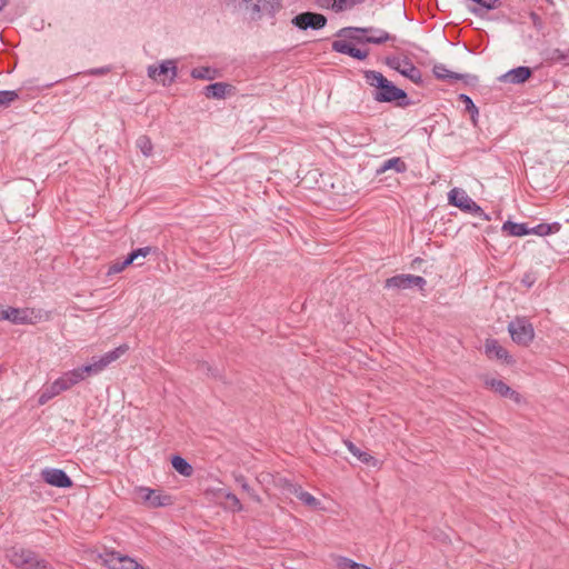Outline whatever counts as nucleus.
Wrapping results in <instances>:
<instances>
[{
    "label": "nucleus",
    "instance_id": "nucleus-43",
    "mask_svg": "<svg viewBox=\"0 0 569 569\" xmlns=\"http://www.w3.org/2000/svg\"><path fill=\"white\" fill-rule=\"evenodd\" d=\"M471 1L475 2L476 4H478L479 7H471V8H469V11L471 13H473L475 16L482 18L486 1L485 0H471Z\"/></svg>",
    "mask_w": 569,
    "mask_h": 569
},
{
    "label": "nucleus",
    "instance_id": "nucleus-27",
    "mask_svg": "<svg viewBox=\"0 0 569 569\" xmlns=\"http://www.w3.org/2000/svg\"><path fill=\"white\" fill-rule=\"evenodd\" d=\"M485 386L505 398L508 397V393L510 391V387L507 383H505L502 380H498L495 378H486Z\"/></svg>",
    "mask_w": 569,
    "mask_h": 569
},
{
    "label": "nucleus",
    "instance_id": "nucleus-6",
    "mask_svg": "<svg viewBox=\"0 0 569 569\" xmlns=\"http://www.w3.org/2000/svg\"><path fill=\"white\" fill-rule=\"evenodd\" d=\"M134 492L141 502L149 508L168 507L173 503V499L170 495L162 493V491L158 489L137 487Z\"/></svg>",
    "mask_w": 569,
    "mask_h": 569
},
{
    "label": "nucleus",
    "instance_id": "nucleus-47",
    "mask_svg": "<svg viewBox=\"0 0 569 569\" xmlns=\"http://www.w3.org/2000/svg\"><path fill=\"white\" fill-rule=\"evenodd\" d=\"M485 1H486L485 11L495 10L497 8H500L502 4L501 0H485Z\"/></svg>",
    "mask_w": 569,
    "mask_h": 569
},
{
    "label": "nucleus",
    "instance_id": "nucleus-8",
    "mask_svg": "<svg viewBox=\"0 0 569 569\" xmlns=\"http://www.w3.org/2000/svg\"><path fill=\"white\" fill-rule=\"evenodd\" d=\"M328 19L325 14L313 12V11H303L296 14L291 19V24L299 30H320L327 26Z\"/></svg>",
    "mask_w": 569,
    "mask_h": 569
},
{
    "label": "nucleus",
    "instance_id": "nucleus-28",
    "mask_svg": "<svg viewBox=\"0 0 569 569\" xmlns=\"http://www.w3.org/2000/svg\"><path fill=\"white\" fill-rule=\"evenodd\" d=\"M102 370L103 369L99 360H94L92 363L84 365L74 369L76 373L80 376V381H82L87 376L98 375Z\"/></svg>",
    "mask_w": 569,
    "mask_h": 569
},
{
    "label": "nucleus",
    "instance_id": "nucleus-2",
    "mask_svg": "<svg viewBox=\"0 0 569 569\" xmlns=\"http://www.w3.org/2000/svg\"><path fill=\"white\" fill-rule=\"evenodd\" d=\"M363 78L367 83L375 88L372 98L380 103H395L397 107L406 108L412 104L408 93L388 80L381 72L365 70Z\"/></svg>",
    "mask_w": 569,
    "mask_h": 569
},
{
    "label": "nucleus",
    "instance_id": "nucleus-42",
    "mask_svg": "<svg viewBox=\"0 0 569 569\" xmlns=\"http://www.w3.org/2000/svg\"><path fill=\"white\" fill-rule=\"evenodd\" d=\"M298 498L306 505V506H309V507H317L319 505V500L317 498H315L311 493L307 492V491H301L299 495H298Z\"/></svg>",
    "mask_w": 569,
    "mask_h": 569
},
{
    "label": "nucleus",
    "instance_id": "nucleus-11",
    "mask_svg": "<svg viewBox=\"0 0 569 569\" xmlns=\"http://www.w3.org/2000/svg\"><path fill=\"white\" fill-rule=\"evenodd\" d=\"M104 565L110 569H137L138 562L127 556L114 550H106L101 556Z\"/></svg>",
    "mask_w": 569,
    "mask_h": 569
},
{
    "label": "nucleus",
    "instance_id": "nucleus-30",
    "mask_svg": "<svg viewBox=\"0 0 569 569\" xmlns=\"http://www.w3.org/2000/svg\"><path fill=\"white\" fill-rule=\"evenodd\" d=\"M262 14H268L270 18H274L276 13L282 9L280 0H261Z\"/></svg>",
    "mask_w": 569,
    "mask_h": 569
},
{
    "label": "nucleus",
    "instance_id": "nucleus-13",
    "mask_svg": "<svg viewBox=\"0 0 569 569\" xmlns=\"http://www.w3.org/2000/svg\"><path fill=\"white\" fill-rule=\"evenodd\" d=\"M237 88L228 82H213L206 86L202 90V93L208 99H217L221 100L228 96L236 94Z\"/></svg>",
    "mask_w": 569,
    "mask_h": 569
},
{
    "label": "nucleus",
    "instance_id": "nucleus-36",
    "mask_svg": "<svg viewBox=\"0 0 569 569\" xmlns=\"http://www.w3.org/2000/svg\"><path fill=\"white\" fill-rule=\"evenodd\" d=\"M337 565H338L339 569H371L370 567H368L366 565L358 563V562L353 561L352 559H349L346 557H341L338 560Z\"/></svg>",
    "mask_w": 569,
    "mask_h": 569
},
{
    "label": "nucleus",
    "instance_id": "nucleus-10",
    "mask_svg": "<svg viewBox=\"0 0 569 569\" xmlns=\"http://www.w3.org/2000/svg\"><path fill=\"white\" fill-rule=\"evenodd\" d=\"M40 476L46 483L56 488L69 489L73 486L72 479L62 469L44 468Z\"/></svg>",
    "mask_w": 569,
    "mask_h": 569
},
{
    "label": "nucleus",
    "instance_id": "nucleus-45",
    "mask_svg": "<svg viewBox=\"0 0 569 569\" xmlns=\"http://www.w3.org/2000/svg\"><path fill=\"white\" fill-rule=\"evenodd\" d=\"M127 267L122 261H114L108 269V276L119 273L123 271Z\"/></svg>",
    "mask_w": 569,
    "mask_h": 569
},
{
    "label": "nucleus",
    "instance_id": "nucleus-57",
    "mask_svg": "<svg viewBox=\"0 0 569 569\" xmlns=\"http://www.w3.org/2000/svg\"><path fill=\"white\" fill-rule=\"evenodd\" d=\"M137 569H146V568L138 563V568Z\"/></svg>",
    "mask_w": 569,
    "mask_h": 569
},
{
    "label": "nucleus",
    "instance_id": "nucleus-35",
    "mask_svg": "<svg viewBox=\"0 0 569 569\" xmlns=\"http://www.w3.org/2000/svg\"><path fill=\"white\" fill-rule=\"evenodd\" d=\"M357 4L358 3H353V0H332L330 10H332L336 13H339L348 9H351Z\"/></svg>",
    "mask_w": 569,
    "mask_h": 569
},
{
    "label": "nucleus",
    "instance_id": "nucleus-41",
    "mask_svg": "<svg viewBox=\"0 0 569 569\" xmlns=\"http://www.w3.org/2000/svg\"><path fill=\"white\" fill-rule=\"evenodd\" d=\"M253 0H223L224 4L228 8H231L233 11L242 10L243 8H249V3Z\"/></svg>",
    "mask_w": 569,
    "mask_h": 569
},
{
    "label": "nucleus",
    "instance_id": "nucleus-25",
    "mask_svg": "<svg viewBox=\"0 0 569 569\" xmlns=\"http://www.w3.org/2000/svg\"><path fill=\"white\" fill-rule=\"evenodd\" d=\"M8 316L9 317H7L6 320L14 325H23L30 322L27 309L8 307Z\"/></svg>",
    "mask_w": 569,
    "mask_h": 569
},
{
    "label": "nucleus",
    "instance_id": "nucleus-9",
    "mask_svg": "<svg viewBox=\"0 0 569 569\" xmlns=\"http://www.w3.org/2000/svg\"><path fill=\"white\" fill-rule=\"evenodd\" d=\"M432 72L438 80L451 83L456 80H461L466 84L473 86L478 82V77L470 73H458L447 69L443 63H437L432 68Z\"/></svg>",
    "mask_w": 569,
    "mask_h": 569
},
{
    "label": "nucleus",
    "instance_id": "nucleus-23",
    "mask_svg": "<svg viewBox=\"0 0 569 569\" xmlns=\"http://www.w3.org/2000/svg\"><path fill=\"white\" fill-rule=\"evenodd\" d=\"M128 345L123 343L100 357L98 360L102 369L107 368L110 363L119 359L122 355H124L128 351Z\"/></svg>",
    "mask_w": 569,
    "mask_h": 569
},
{
    "label": "nucleus",
    "instance_id": "nucleus-17",
    "mask_svg": "<svg viewBox=\"0 0 569 569\" xmlns=\"http://www.w3.org/2000/svg\"><path fill=\"white\" fill-rule=\"evenodd\" d=\"M402 63L400 74L412 81L415 84L421 86L423 80L420 69L417 68L407 56L402 58Z\"/></svg>",
    "mask_w": 569,
    "mask_h": 569
},
{
    "label": "nucleus",
    "instance_id": "nucleus-1",
    "mask_svg": "<svg viewBox=\"0 0 569 569\" xmlns=\"http://www.w3.org/2000/svg\"><path fill=\"white\" fill-rule=\"evenodd\" d=\"M335 36L341 39L332 42V51L349 56L359 61L368 58L369 49H360L356 44L371 43L380 46L396 40V36L375 27H345L339 29Z\"/></svg>",
    "mask_w": 569,
    "mask_h": 569
},
{
    "label": "nucleus",
    "instance_id": "nucleus-46",
    "mask_svg": "<svg viewBox=\"0 0 569 569\" xmlns=\"http://www.w3.org/2000/svg\"><path fill=\"white\" fill-rule=\"evenodd\" d=\"M110 71H111V67L106 66V67H101V68L90 69L88 71V73L91 76H104V74L109 73Z\"/></svg>",
    "mask_w": 569,
    "mask_h": 569
},
{
    "label": "nucleus",
    "instance_id": "nucleus-22",
    "mask_svg": "<svg viewBox=\"0 0 569 569\" xmlns=\"http://www.w3.org/2000/svg\"><path fill=\"white\" fill-rule=\"evenodd\" d=\"M79 375L76 373L74 369L64 372L60 378H58L56 381L58 389L60 391L69 390L71 387L80 382Z\"/></svg>",
    "mask_w": 569,
    "mask_h": 569
},
{
    "label": "nucleus",
    "instance_id": "nucleus-49",
    "mask_svg": "<svg viewBox=\"0 0 569 569\" xmlns=\"http://www.w3.org/2000/svg\"><path fill=\"white\" fill-rule=\"evenodd\" d=\"M507 398L512 399V400H513L515 402H517V403H520V402H521V399H522L521 395H520L519 392H517V391L512 390L511 388H510V391H509V393H508V397H507Z\"/></svg>",
    "mask_w": 569,
    "mask_h": 569
},
{
    "label": "nucleus",
    "instance_id": "nucleus-16",
    "mask_svg": "<svg viewBox=\"0 0 569 569\" xmlns=\"http://www.w3.org/2000/svg\"><path fill=\"white\" fill-rule=\"evenodd\" d=\"M485 347H486V353L488 355V357H495L499 360H503L506 363L513 362L512 357L508 353V351L502 346H500L498 340L487 339Z\"/></svg>",
    "mask_w": 569,
    "mask_h": 569
},
{
    "label": "nucleus",
    "instance_id": "nucleus-55",
    "mask_svg": "<svg viewBox=\"0 0 569 569\" xmlns=\"http://www.w3.org/2000/svg\"><path fill=\"white\" fill-rule=\"evenodd\" d=\"M8 0H0V12L7 7Z\"/></svg>",
    "mask_w": 569,
    "mask_h": 569
},
{
    "label": "nucleus",
    "instance_id": "nucleus-31",
    "mask_svg": "<svg viewBox=\"0 0 569 569\" xmlns=\"http://www.w3.org/2000/svg\"><path fill=\"white\" fill-rule=\"evenodd\" d=\"M60 393H61L60 389H58L56 381H53L51 385L47 386L42 390V392L39 396L38 402L40 405H44L49 400H51L52 398H54L56 396H58Z\"/></svg>",
    "mask_w": 569,
    "mask_h": 569
},
{
    "label": "nucleus",
    "instance_id": "nucleus-44",
    "mask_svg": "<svg viewBox=\"0 0 569 569\" xmlns=\"http://www.w3.org/2000/svg\"><path fill=\"white\" fill-rule=\"evenodd\" d=\"M529 18L532 22V26L538 30V31H541L543 28H545V22L543 20L541 19V17L536 13L535 11H531L530 14H529Z\"/></svg>",
    "mask_w": 569,
    "mask_h": 569
},
{
    "label": "nucleus",
    "instance_id": "nucleus-29",
    "mask_svg": "<svg viewBox=\"0 0 569 569\" xmlns=\"http://www.w3.org/2000/svg\"><path fill=\"white\" fill-rule=\"evenodd\" d=\"M458 100L465 104L466 111L470 114L473 126H477V117L479 114V109L473 103L472 99L468 94L460 93L458 96Z\"/></svg>",
    "mask_w": 569,
    "mask_h": 569
},
{
    "label": "nucleus",
    "instance_id": "nucleus-34",
    "mask_svg": "<svg viewBox=\"0 0 569 569\" xmlns=\"http://www.w3.org/2000/svg\"><path fill=\"white\" fill-rule=\"evenodd\" d=\"M249 8H244L249 11V18L251 21H259L262 17L261 0H253L250 2Z\"/></svg>",
    "mask_w": 569,
    "mask_h": 569
},
{
    "label": "nucleus",
    "instance_id": "nucleus-32",
    "mask_svg": "<svg viewBox=\"0 0 569 569\" xmlns=\"http://www.w3.org/2000/svg\"><path fill=\"white\" fill-rule=\"evenodd\" d=\"M236 482L241 487V489L256 502H261L260 497L256 493V491L249 486L244 476L239 475L234 477Z\"/></svg>",
    "mask_w": 569,
    "mask_h": 569
},
{
    "label": "nucleus",
    "instance_id": "nucleus-50",
    "mask_svg": "<svg viewBox=\"0 0 569 569\" xmlns=\"http://www.w3.org/2000/svg\"><path fill=\"white\" fill-rule=\"evenodd\" d=\"M126 267H129L130 264L136 262V259L133 258V254L131 252L128 253V256L122 260Z\"/></svg>",
    "mask_w": 569,
    "mask_h": 569
},
{
    "label": "nucleus",
    "instance_id": "nucleus-56",
    "mask_svg": "<svg viewBox=\"0 0 569 569\" xmlns=\"http://www.w3.org/2000/svg\"><path fill=\"white\" fill-rule=\"evenodd\" d=\"M366 0H353V3H358V4H361L363 3Z\"/></svg>",
    "mask_w": 569,
    "mask_h": 569
},
{
    "label": "nucleus",
    "instance_id": "nucleus-39",
    "mask_svg": "<svg viewBox=\"0 0 569 569\" xmlns=\"http://www.w3.org/2000/svg\"><path fill=\"white\" fill-rule=\"evenodd\" d=\"M130 252H131V254H133V258L137 261L139 258H146L150 253L157 254L159 252V248L152 247V246H147V247L133 249Z\"/></svg>",
    "mask_w": 569,
    "mask_h": 569
},
{
    "label": "nucleus",
    "instance_id": "nucleus-38",
    "mask_svg": "<svg viewBox=\"0 0 569 569\" xmlns=\"http://www.w3.org/2000/svg\"><path fill=\"white\" fill-rule=\"evenodd\" d=\"M224 500H226L227 506L229 507V509L232 512H239L242 510V505H241L239 498L234 493H232V492L226 493Z\"/></svg>",
    "mask_w": 569,
    "mask_h": 569
},
{
    "label": "nucleus",
    "instance_id": "nucleus-4",
    "mask_svg": "<svg viewBox=\"0 0 569 569\" xmlns=\"http://www.w3.org/2000/svg\"><path fill=\"white\" fill-rule=\"evenodd\" d=\"M448 202L449 204L459 208L463 212L480 217L481 219L487 221L490 220V217L475 200H472L468 196V193L463 189H451L448 193Z\"/></svg>",
    "mask_w": 569,
    "mask_h": 569
},
{
    "label": "nucleus",
    "instance_id": "nucleus-7",
    "mask_svg": "<svg viewBox=\"0 0 569 569\" xmlns=\"http://www.w3.org/2000/svg\"><path fill=\"white\" fill-rule=\"evenodd\" d=\"M427 280L421 276L400 273L388 278L385 281V288L405 290L411 288H418L420 291H425Z\"/></svg>",
    "mask_w": 569,
    "mask_h": 569
},
{
    "label": "nucleus",
    "instance_id": "nucleus-37",
    "mask_svg": "<svg viewBox=\"0 0 569 569\" xmlns=\"http://www.w3.org/2000/svg\"><path fill=\"white\" fill-rule=\"evenodd\" d=\"M137 147L140 149L143 156H151L153 147L149 137L140 136L137 140Z\"/></svg>",
    "mask_w": 569,
    "mask_h": 569
},
{
    "label": "nucleus",
    "instance_id": "nucleus-12",
    "mask_svg": "<svg viewBox=\"0 0 569 569\" xmlns=\"http://www.w3.org/2000/svg\"><path fill=\"white\" fill-rule=\"evenodd\" d=\"M177 66L176 62L172 60L163 61L159 67L150 66L148 68V76L154 80L158 79V77H163L162 79H159L163 84H166V79L168 78V83L171 84L176 77H177Z\"/></svg>",
    "mask_w": 569,
    "mask_h": 569
},
{
    "label": "nucleus",
    "instance_id": "nucleus-20",
    "mask_svg": "<svg viewBox=\"0 0 569 569\" xmlns=\"http://www.w3.org/2000/svg\"><path fill=\"white\" fill-rule=\"evenodd\" d=\"M221 76L217 68L212 67H198L191 70V77L199 80H214Z\"/></svg>",
    "mask_w": 569,
    "mask_h": 569
},
{
    "label": "nucleus",
    "instance_id": "nucleus-51",
    "mask_svg": "<svg viewBox=\"0 0 569 569\" xmlns=\"http://www.w3.org/2000/svg\"><path fill=\"white\" fill-rule=\"evenodd\" d=\"M8 316V307L6 308L3 305L0 303V321L6 320Z\"/></svg>",
    "mask_w": 569,
    "mask_h": 569
},
{
    "label": "nucleus",
    "instance_id": "nucleus-48",
    "mask_svg": "<svg viewBox=\"0 0 569 569\" xmlns=\"http://www.w3.org/2000/svg\"><path fill=\"white\" fill-rule=\"evenodd\" d=\"M521 283L527 288H531L535 283V279L530 273H526L521 279Z\"/></svg>",
    "mask_w": 569,
    "mask_h": 569
},
{
    "label": "nucleus",
    "instance_id": "nucleus-26",
    "mask_svg": "<svg viewBox=\"0 0 569 569\" xmlns=\"http://www.w3.org/2000/svg\"><path fill=\"white\" fill-rule=\"evenodd\" d=\"M561 229V224L559 222L552 223H539L536 227L529 228L530 234L537 236H549L558 232Z\"/></svg>",
    "mask_w": 569,
    "mask_h": 569
},
{
    "label": "nucleus",
    "instance_id": "nucleus-21",
    "mask_svg": "<svg viewBox=\"0 0 569 569\" xmlns=\"http://www.w3.org/2000/svg\"><path fill=\"white\" fill-rule=\"evenodd\" d=\"M391 169L401 173L407 171V164L400 157H393L383 161L380 168L377 169V173L381 174Z\"/></svg>",
    "mask_w": 569,
    "mask_h": 569
},
{
    "label": "nucleus",
    "instance_id": "nucleus-33",
    "mask_svg": "<svg viewBox=\"0 0 569 569\" xmlns=\"http://www.w3.org/2000/svg\"><path fill=\"white\" fill-rule=\"evenodd\" d=\"M19 99L17 90H0V108H8L12 102Z\"/></svg>",
    "mask_w": 569,
    "mask_h": 569
},
{
    "label": "nucleus",
    "instance_id": "nucleus-3",
    "mask_svg": "<svg viewBox=\"0 0 569 569\" xmlns=\"http://www.w3.org/2000/svg\"><path fill=\"white\" fill-rule=\"evenodd\" d=\"M9 562L19 569H52L50 563L38 555L22 547H12L6 555Z\"/></svg>",
    "mask_w": 569,
    "mask_h": 569
},
{
    "label": "nucleus",
    "instance_id": "nucleus-18",
    "mask_svg": "<svg viewBox=\"0 0 569 569\" xmlns=\"http://www.w3.org/2000/svg\"><path fill=\"white\" fill-rule=\"evenodd\" d=\"M501 230L511 237H523L530 234L528 223L513 222L511 220L503 222Z\"/></svg>",
    "mask_w": 569,
    "mask_h": 569
},
{
    "label": "nucleus",
    "instance_id": "nucleus-14",
    "mask_svg": "<svg viewBox=\"0 0 569 569\" xmlns=\"http://www.w3.org/2000/svg\"><path fill=\"white\" fill-rule=\"evenodd\" d=\"M533 70L530 67L520 66L502 74L499 80L513 84L525 83L532 77Z\"/></svg>",
    "mask_w": 569,
    "mask_h": 569
},
{
    "label": "nucleus",
    "instance_id": "nucleus-54",
    "mask_svg": "<svg viewBox=\"0 0 569 569\" xmlns=\"http://www.w3.org/2000/svg\"><path fill=\"white\" fill-rule=\"evenodd\" d=\"M423 262V259L422 258H416L413 259L412 261V268H418V266H420L421 263Z\"/></svg>",
    "mask_w": 569,
    "mask_h": 569
},
{
    "label": "nucleus",
    "instance_id": "nucleus-52",
    "mask_svg": "<svg viewBox=\"0 0 569 569\" xmlns=\"http://www.w3.org/2000/svg\"><path fill=\"white\" fill-rule=\"evenodd\" d=\"M200 370H207L208 373H211L213 377H217L216 371H213L212 368L207 362L200 365Z\"/></svg>",
    "mask_w": 569,
    "mask_h": 569
},
{
    "label": "nucleus",
    "instance_id": "nucleus-15",
    "mask_svg": "<svg viewBox=\"0 0 569 569\" xmlns=\"http://www.w3.org/2000/svg\"><path fill=\"white\" fill-rule=\"evenodd\" d=\"M543 62L548 66L561 64L562 67H569V49L562 51L558 48L545 49L541 51Z\"/></svg>",
    "mask_w": 569,
    "mask_h": 569
},
{
    "label": "nucleus",
    "instance_id": "nucleus-24",
    "mask_svg": "<svg viewBox=\"0 0 569 569\" xmlns=\"http://www.w3.org/2000/svg\"><path fill=\"white\" fill-rule=\"evenodd\" d=\"M172 468L183 477H190L193 473V467L180 455L171 457Z\"/></svg>",
    "mask_w": 569,
    "mask_h": 569
},
{
    "label": "nucleus",
    "instance_id": "nucleus-5",
    "mask_svg": "<svg viewBox=\"0 0 569 569\" xmlns=\"http://www.w3.org/2000/svg\"><path fill=\"white\" fill-rule=\"evenodd\" d=\"M508 332L515 343L527 347L535 339L532 323L526 317H516L508 323Z\"/></svg>",
    "mask_w": 569,
    "mask_h": 569
},
{
    "label": "nucleus",
    "instance_id": "nucleus-19",
    "mask_svg": "<svg viewBox=\"0 0 569 569\" xmlns=\"http://www.w3.org/2000/svg\"><path fill=\"white\" fill-rule=\"evenodd\" d=\"M346 445L348 447V450L362 463L367 466L376 467L378 465V460L371 456L367 451H362L360 448H358L353 442L347 440Z\"/></svg>",
    "mask_w": 569,
    "mask_h": 569
},
{
    "label": "nucleus",
    "instance_id": "nucleus-53",
    "mask_svg": "<svg viewBox=\"0 0 569 569\" xmlns=\"http://www.w3.org/2000/svg\"><path fill=\"white\" fill-rule=\"evenodd\" d=\"M332 0H318V6L323 9H330Z\"/></svg>",
    "mask_w": 569,
    "mask_h": 569
},
{
    "label": "nucleus",
    "instance_id": "nucleus-40",
    "mask_svg": "<svg viewBox=\"0 0 569 569\" xmlns=\"http://www.w3.org/2000/svg\"><path fill=\"white\" fill-rule=\"evenodd\" d=\"M383 63L386 66H388L390 69L397 71L400 73L401 71V67H402V58L398 57V56H387L385 57L383 59Z\"/></svg>",
    "mask_w": 569,
    "mask_h": 569
}]
</instances>
